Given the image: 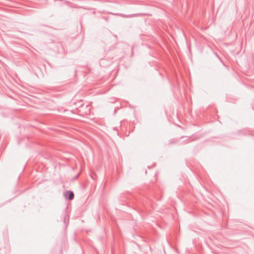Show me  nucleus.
I'll use <instances>...</instances> for the list:
<instances>
[{"label": "nucleus", "mask_w": 254, "mask_h": 254, "mask_svg": "<svg viewBox=\"0 0 254 254\" xmlns=\"http://www.w3.org/2000/svg\"><path fill=\"white\" fill-rule=\"evenodd\" d=\"M64 195L66 197H67L69 200H72L74 198V193L72 191H67Z\"/></svg>", "instance_id": "nucleus-1"}]
</instances>
